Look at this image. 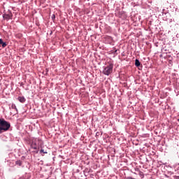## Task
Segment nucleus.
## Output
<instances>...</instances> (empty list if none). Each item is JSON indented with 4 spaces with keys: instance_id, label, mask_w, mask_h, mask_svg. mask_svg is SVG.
<instances>
[{
    "instance_id": "obj_1",
    "label": "nucleus",
    "mask_w": 179,
    "mask_h": 179,
    "mask_svg": "<svg viewBox=\"0 0 179 179\" xmlns=\"http://www.w3.org/2000/svg\"><path fill=\"white\" fill-rule=\"evenodd\" d=\"M10 123L8 122V120L5 119H0V134L3 133V131H8L10 129Z\"/></svg>"
},
{
    "instance_id": "obj_2",
    "label": "nucleus",
    "mask_w": 179,
    "mask_h": 179,
    "mask_svg": "<svg viewBox=\"0 0 179 179\" xmlns=\"http://www.w3.org/2000/svg\"><path fill=\"white\" fill-rule=\"evenodd\" d=\"M113 71V64H109L106 66V68L103 69V73L104 75H110Z\"/></svg>"
},
{
    "instance_id": "obj_5",
    "label": "nucleus",
    "mask_w": 179,
    "mask_h": 179,
    "mask_svg": "<svg viewBox=\"0 0 179 179\" xmlns=\"http://www.w3.org/2000/svg\"><path fill=\"white\" fill-rule=\"evenodd\" d=\"M19 101L21 103H24L26 101V99L24 96H20L18 98Z\"/></svg>"
},
{
    "instance_id": "obj_9",
    "label": "nucleus",
    "mask_w": 179,
    "mask_h": 179,
    "mask_svg": "<svg viewBox=\"0 0 179 179\" xmlns=\"http://www.w3.org/2000/svg\"><path fill=\"white\" fill-rule=\"evenodd\" d=\"M11 106H12V108H14L15 110H17L16 105L13 104Z\"/></svg>"
},
{
    "instance_id": "obj_7",
    "label": "nucleus",
    "mask_w": 179,
    "mask_h": 179,
    "mask_svg": "<svg viewBox=\"0 0 179 179\" xmlns=\"http://www.w3.org/2000/svg\"><path fill=\"white\" fill-rule=\"evenodd\" d=\"M135 64H136V66H141V62H140V61H139V59H136Z\"/></svg>"
},
{
    "instance_id": "obj_11",
    "label": "nucleus",
    "mask_w": 179,
    "mask_h": 179,
    "mask_svg": "<svg viewBox=\"0 0 179 179\" xmlns=\"http://www.w3.org/2000/svg\"><path fill=\"white\" fill-rule=\"evenodd\" d=\"M125 179H134L133 177H125Z\"/></svg>"
},
{
    "instance_id": "obj_13",
    "label": "nucleus",
    "mask_w": 179,
    "mask_h": 179,
    "mask_svg": "<svg viewBox=\"0 0 179 179\" xmlns=\"http://www.w3.org/2000/svg\"><path fill=\"white\" fill-rule=\"evenodd\" d=\"M178 120H179V119H178Z\"/></svg>"
},
{
    "instance_id": "obj_3",
    "label": "nucleus",
    "mask_w": 179,
    "mask_h": 179,
    "mask_svg": "<svg viewBox=\"0 0 179 179\" xmlns=\"http://www.w3.org/2000/svg\"><path fill=\"white\" fill-rule=\"evenodd\" d=\"M3 17L4 19H6V20H10V19L13 18V13H11V11H8V13H4V15H3Z\"/></svg>"
},
{
    "instance_id": "obj_10",
    "label": "nucleus",
    "mask_w": 179,
    "mask_h": 179,
    "mask_svg": "<svg viewBox=\"0 0 179 179\" xmlns=\"http://www.w3.org/2000/svg\"><path fill=\"white\" fill-rule=\"evenodd\" d=\"M40 152H43V154H47V152L44 149H41Z\"/></svg>"
},
{
    "instance_id": "obj_12",
    "label": "nucleus",
    "mask_w": 179,
    "mask_h": 179,
    "mask_svg": "<svg viewBox=\"0 0 179 179\" xmlns=\"http://www.w3.org/2000/svg\"><path fill=\"white\" fill-rule=\"evenodd\" d=\"M52 18L54 20V18H55V15H52Z\"/></svg>"
},
{
    "instance_id": "obj_8",
    "label": "nucleus",
    "mask_w": 179,
    "mask_h": 179,
    "mask_svg": "<svg viewBox=\"0 0 179 179\" xmlns=\"http://www.w3.org/2000/svg\"><path fill=\"white\" fill-rule=\"evenodd\" d=\"M16 164H18L19 166H22V161H20V160L16 161Z\"/></svg>"
},
{
    "instance_id": "obj_4",
    "label": "nucleus",
    "mask_w": 179,
    "mask_h": 179,
    "mask_svg": "<svg viewBox=\"0 0 179 179\" xmlns=\"http://www.w3.org/2000/svg\"><path fill=\"white\" fill-rule=\"evenodd\" d=\"M31 147L32 149H38L37 140H33Z\"/></svg>"
},
{
    "instance_id": "obj_6",
    "label": "nucleus",
    "mask_w": 179,
    "mask_h": 179,
    "mask_svg": "<svg viewBox=\"0 0 179 179\" xmlns=\"http://www.w3.org/2000/svg\"><path fill=\"white\" fill-rule=\"evenodd\" d=\"M0 45H1V46H3V48H5V46H6L7 43H6L5 41H3L2 38H0Z\"/></svg>"
}]
</instances>
